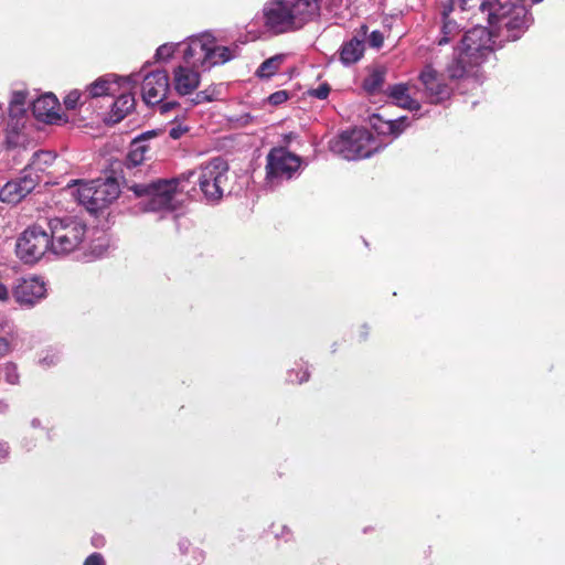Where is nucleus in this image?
I'll return each instance as SVG.
<instances>
[{
    "mask_svg": "<svg viewBox=\"0 0 565 565\" xmlns=\"http://www.w3.org/2000/svg\"><path fill=\"white\" fill-rule=\"evenodd\" d=\"M228 164L222 158H214L202 163L195 170L170 180H158L151 183H134L128 190L140 200V209L145 212L172 211L177 207L175 193L184 186L183 181L198 184L207 202H218L230 192Z\"/></svg>",
    "mask_w": 565,
    "mask_h": 565,
    "instance_id": "1",
    "label": "nucleus"
},
{
    "mask_svg": "<svg viewBox=\"0 0 565 565\" xmlns=\"http://www.w3.org/2000/svg\"><path fill=\"white\" fill-rule=\"evenodd\" d=\"M409 109L418 111L420 108ZM377 110L367 117L369 125L376 136L364 128L347 130L330 140V150L345 160L369 158L384 149L422 116L417 113L393 116L388 114L387 108H377Z\"/></svg>",
    "mask_w": 565,
    "mask_h": 565,
    "instance_id": "2",
    "label": "nucleus"
},
{
    "mask_svg": "<svg viewBox=\"0 0 565 565\" xmlns=\"http://www.w3.org/2000/svg\"><path fill=\"white\" fill-rule=\"evenodd\" d=\"M492 31L486 26H475L468 30L456 47L452 61L448 64L446 72L450 78H462L477 75L478 67L488 58L493 51V38L500 42L510 41L503 33L490 24Z\"/></svg>",
    "mask_w": 565,
    "mask_h": 565,
    "instance_id": "3",
    "label": "nucleus"
},
{
    "mask_svg": "<svg viewBox=\"0 0 565 565\" xmlns=\"http://www.w3.org/2000/svg\"><path fill=\"white\" fill-rule=\"evenodd\" d=\"M78 108H9V116L11 120L17 119V122H10L7 145L9 149L26 148L29 143L24 134L19 131L20 121L26 120L32 116L36 124L56 125L61 126L72 121L73 124H81V120L75 119L76 110Z\"/></svg>",
    "mask_w": 565,
    "mask_h": 565,
    "instance_id": "4",
    "label": "nucleus"
},
{
    "mask_svg": "<svg viewBox=\"0 0 565 565\" xmlns=\"http://www.w3.org/2000/svg\"><path fill=\"white\" fill-rule=\"evenodd\" d=\"M184 45V64L202 70L224 64L237 55V46L220 45L209 32L190 36Z\"/></svg>",
    "mask_w": 565,
    "mask_h": 565,
    "instance_id": "5",
    "label": "nucleus"
},
{
    "mask_svg": "<svg viewBox=\"0 0 565 565\" xmlns=\"http://www.w3.org/2000/svg\"><path fill=\"white\" fill-rule=\"evenodd\" d=\"M138 82V74H131L122 77L110 73L98 77L89 84L86 92L92 98L116 96L111 106H135Z\"/></svg>",
    "mask_w": 565,
    "mask_h": 565,
    "instance_id": "6",
    "label": "nucleus"
},
{
    "mask_svg": "<svg viewBox=\"0 0 565 565\" xmlns=\"http://www.w3.org/2000/svg\"><path fill=\"white\" fill-rule=\"evenodd\" d=\"M50 231L51 252L67 255L83 244L86 226L74 218H53L50 221Z\"/></svg>",
    "mask_w": 565,
    "mask_h": 565,
    "instance_id": "7",
    "label": "nucleus"
},
{
    "mask_svg": "<svg viewBox=\"0 0 565 565\" xmlns=\"http://www.w3.org/2000/svg\"><path fill=\"white\" fill-rule=\"evenodd\" d=\"M301 158L285 148H275L267 156L266 181L270 188L290 180L299 170Z\"/></svg>",
    "mask_w": 565,
    "mask_h": 565,
    "instance_id": "8",
    "label": "nucleus"
},
{
    "mask_svg": "<svg viewBox=\"0 0 565 565\" xmlns=\"http://www.w3.org/2000/svg\"><path fill=\"white\" fill-rule=\"evenodd\" d=\"M15 250L22 262L33 264L51 250L50 235L40 226H30L18 238Z\"/></svg>",
    "mask_w": 565,
    "mask_h": 565,
    "instance_id": "9",
    "label": "nucleus"
},
{
    "mask_svg": "<svg viewBox=\"0 0 565 565\" xmlns=\"http://www.w3.org/2000/svg\"><path fill=\"white\" fill-rule=\"evenodd\" d=\"M263 11L265 24L274 33L280 34L297 30L288 0H270L265 4Z\"/></svg>",
    "mask_w": 565,
    "mask_h": 565,
    "instance_id": "10",
    "label": "nucleus"
},
{
    "mask_svg": "<svg viewBox=\"0 0 565 565\" xmlns=\"http://www.w3.org/2000/svg\"><path fill=\"white\" fill-rule=\"evenodd\" d=\"M169 89V76L166 71H156L143 78L142 99L147 106H178L175 103L162 104Z\"/></svg>",
    "mask_w": 565,
    "mask_h": 565,
    "instance_id": "11",
    "label": "nucleus"
},
{
    "mask_svg": "<svg viewBox=\"0 0 565 565\" xmlns=\"http://www.w3.org/2000/svg\"><path fill=\"white\" fill-rule=\"evenodd\" d=\"M15 301L23 307H33L43 299L46 287L42 279L36 276L19 278L12 289Z\"/></svg>",
    "mask_w": 565,
    "mask_h": 565,
    "instance_id": "12",
    "label": "nucleus"
},
{
    "mask_svg": "<svg viewBox=\"0 0 565 565\" xmlns=\"http://www.w3.org/2000/svg\"><path fill=\"white\" fill-rule=\"evenodd\" d=\"M38 174L24 172L18 180L9 181L0 190V200L9 204H17L25 198L39 183Z\"/></svg>",
    "mask_w": 565,
    "mask_h": 565,
    "instance_id": "13",
    "label": "nucleus"
},
{
    "mask_svg": "<svg viewBox=\"0 0 565 565\" xmlns=\"http://www.w3.org/2000/svg\"><path fill=\"white\" fill-rule=\"evenodd\" d=\"M419 79L431 104L443 103L449 97L450 88L441 82L440 75L430 65L424 67L420 72Z\"/></svg>",
    "mask_w": 565,
    "mask_h": 565,
    "instance_id": "14",
    "label": "nucleus"
},
{
    "mask_svg": "<svg viewBox=\"0 0 565 565\" xmlns=\"http://www.w3.org/2000/svg\"><path fill=\"white\" fill-rule=\"evenodd\" d=\"M297 30L320 14L321 0H288Z\"/></svg>",
    "mask_w": 565,
    "mask_h": 565,
    "instance_id": "15",
    "label": "nucleus"
},
{
    "mask_svg": "<svg viewBox=\"0 0 565 565\" xmlns=\"http://www.w3.org/2000/svg\"><path fill=\"white\" fill-rule=\"evenodd\" d=\"M173 83L180 95H189L199 86L200 74L196 67L183 64L174 70Z\"/></svg>",
    "mask_w": 565,
    "mask_h": 565,
    "instance_id": "16",
    "label": "nucleus"
},
{
    "mask_svg": "<svg viewBox=\"0 0 565 565\" xmlns=\"http://www.w3.org/2000/svg\"><path fill=\"white\" fill-rule=\"evenodd\" d=\"M120 190L116 180H95L94 212H97L114 202L119 196Z\"/></svg>",
    "mask_w": 565,
    "mask_h": 565,
    "instance_id": "17",
    "label": "nucleus"
},
{
    "mask_svg": "<svg viewBox=\"0 0 565 565\" xmlns=\"http://www.w3.org/2000/svg\"><path fill=\"white\" fill-rule=\"evenodd\" d=\"M154 136H157V131L150 130L141 134L131 141L126 157V164L128 167H137L147 159L146 154L149 151V146L146 141Z\"/></svg>",
    "mask_w": 565,
    "mask_h": 565,
    "instance_id": "18",
    "label": "nucleus"
},
{
    "mask_svg": "<svg viewBox=\"0 0 565 565\" xmlns=\"http://www.w3.org/2000/svg\"><path fill=\"white\" fill-rule=\"evenodd\" d=\"M365 50L364 40L353 38L344 42L340 49V61L349 66L359 62Z\"/></svg>",
    "mask_w": 565,
    "mask_h": 565,
    "instance_id": "19",
    "label": "nucleus"
},
{
    "mask_svg": "<svg viewBox=\"0 0 565 565\" xmlns=\"http://www.w3.org/2000/svg\"><path fill=\"white\" fill-rule=\"evenodd\" d=\"M95 180L90 182L76 183V189L72 191V195L76 198L79 204L88 211L94 212Z\"/></svg>",
    "mask_w": 565,
    "mask_h": 565,
    "instance_id": "20",
    "label": "nucleus"
},
{
    "mask_svg": "<svg viewBox=\"0 0 565 565\" xmlns=\"http://www.w3.org/2000/svg\"><path fill=\"white\" fill-rule=\"evenodd\" d=\"M386 70L382 66L369 68L363 79L362 87L369 94L379 92L385 82Z\"/></svg>",
    "mask_w": 565,
    "mask_h": 565,
    "instance_id": "21",
    "label": "nucleus"
},
{
    "mask_svg": "<svg viewBox=\"0 0 565 565\" xmlns=\"http://www.w3.org/2000/svg\"><path fill=\"white\" fill-rule=\"evenodd\" d=\"M451 11V6L448 9H444L443 11V26L440 36L437 39L438 45H445L452 41L459 33L460 29L456 21L449 20L448 14Z\"/></svg>",
    "mask_w": 565,
    "mask_h": 565,
    "instance_id": "22",
    "label": "nucleus"
},
{
    "mask_svg": "<svg viewBox=\"0 0 565 565\" xmlns=\"http://www.w3.org/2000/svg\"><path fill=\"white\" fill-rule=\"evenodd\" d=\"M55 158V154L51 151H38L33 154L32 161L24 169V172L33 175V172L44 171L53 164Z\"/></svg>",
    "mask_w": 565,
    "mask_h": 565,
    "instance_id": "23",
    "label": "nucleus"
},
{
    "mask_svg": "<svg viewBox=\"0 0 565 565\" xmlns=\"http://www.w3.org/2000/svg\"><path fill=\"white\" fill-rule=\"evenodd\" d=\"M285 58V54H277L267 58L260 64V66L256 71L257 76L262 78L271 77L274 74L278 72Z\"/></svg>",
    "mask_w": 565,
    "mask_h": 565,
    "instance_id": "24",
    "label": "nucleus"
},
{
    "mask_svg": "<svg viewBox=\"0 0 565 565\" xmlns=\"http://www.w3.org/2000/svg\"><path fill=\"white\" fill-rule=\"evenodd\" d=\"M223 87L222 85L209 87L202 92H199L194 98L195 104L221 102Z\"/></svg>",
    "mask_w": 565,
    "mask_h": 565,
    "instance_id": "25",
    "label": "nucleus"
},
{
    "mask_svg": "<svg viewBox=\"0 0 565 565\" xmlns=\"http://www.w3.org/2000/svg\"><path fill=\"white\" fill-rule=\"evenodd\" d=\"M1 372L3 373L4 380L10 385H17L20 380L18 366L13 362H7L1 365Z\"/></svg>",
    "mask_w": 565,
    "mask_h": 565,
    "instance_id": "26",
    "label": "nucleus"
},
{
    "mask_svg": "<svg viewBox=\"0 0 565 565\" xmlns=\"http://www.w3.org/2000/svg\"><path fill=\"white\" fill-rule=\"evenodd\" d=\"M29 103L30 106H60V100L53 93H45Z\"/></svg>",
    "mask_w": 565,
    "mask_h": 565,
    "instance_id": "27",
    "label": "nucleus"
},
{
    "mask_svg": "<svg viewBox=\"0 0 565 565\" xmlns=\"http://www.w3.org/2000/svg\"><path fill=\"white\" fill-rule=\"evenodd\" d=\"M128 115L125 108H110V111L104 116L103 120L106 125H115Z\"/></svg>",
    "mask_w": 565,
    "mask_h": 565,
    "instance_id": "28",
    "label": "nucleus"
},
{
    "mask_svg": "<svg viewBox=\"0 0 565 565\" xmlns=\"http://www.w3.org/2000/svg\"><path fill=\"white\" fill-rule=\"evenodd\" d=\"M14 350V334L9 332L7 337H0V359L7 356Z\"/></svg>",
    "mask_w": 565,
    "mask_h": 565,
    "instance_id": "29",
    "label": "nucleus"
},
{
    "mask_svg": "<svg viewBox=\"0 0 565 565\" xmlns=\"http://www.w3.org/2000/svg\"><path fill=\"white\" fill-rule=\"evenodd\" d=\"M175 47H177L175 44H170V43L160 45L157 49L156 58L158 61H167V60H169L173 55V53L175 51Z\"/></svg>",
    "mask_w": 565,
    "mask_h": 565,
    "instance_id": "30",
    "label": "nucleus"
},
{
    "mask_svg": "<svg viewBox=\"0 0 565 565\" xmlns=\"http://www.w3.org/2000/svg\"><path fill=\"white\" fill-rule=\"evenodd\" d=\"M408 86L406 84H396L390 87V96L399 100L407 96Z\"/></svg>",
    "mask_w": 565,
    "mask_h": 565,
    "instance_id": "31",
    "label": "nucleus"
},
{
    "mask_svg": "<svg viewBox=\"0 0 565 565\" xmlns=\"http://www.w3.org/2000/svg\"><path fill=\"white\" fill-rule=\"evenodd\" d=\"M28 102V92L14 90L12 93L9 106H23Z\"/></svg>",
    "mask_w": 565,
    "mask_h": 565,
    "instance_id": "32",
    "label": "nucleus"
},
{
    "mask_svg": "<svg viewBox=\"0 0 565 565\" xmlns=\"http://www.w3.org/2000/svg\"><path fill=\"white\" fill-rule=\"evenodd\" d=\"M60 360V354L56 350H49L44 356L41 358L40 363L44 366L55 365Z\"/></svg>",
    "mask_w": 565,
    "mask_h": 565,
    "instance_id": "33",
    "label": "nucleus"
},
{
    "mask_svg": "<svg viewBox=\"0 0 565 565\" xmlns=\"http://www.w3.org/2000/svg\"><path fill=\"white\" fill-rule=\"evenodd\" d=\"M288 93L286 90H278L268 96V103L273 106H278L288 100Z\"/></svg>",
    "mask_w": 565,
    "mask_h": 565,
    "instance_id": "34",
    "label": "nucleus"
},
{
    "mask_svg": "<svg viewBox=\"0 0 565 565\" xmlns=\"http://www.w3.org/2000/svg\"><path fill=\"white\" fill-rule=\"evenodd\" d=\"M81 96L82 93L78 89L71 90L64 98V106H76Z\"/></svg>",
    "mask_w": 565,
    "mask_h": 565,
    "instance_id": "35",
    "label": "nucleus"
},
{
    "mask_svg": "<svg viewBox=\"0 0 565 565\" xmlns=\"http://www.w3.org/2000/svg\"><path fill=\"white\" fill-rule=\"evenodd\" d=\"M189 130L188 126L181 124L173 125L169 130V136L173 139H179Z\"/></svg>",
    "mask_w": 565,
    "mask_h": 565,
    "instance_id": "36",
    "label": "nucleus"
},
{
    "mask_svg": "<svg viewBox=\"0 0 565 565\" xmlns=\"http://www.w3.org/2000/svg\"><path fill=\"white\" fill-rule=\"evenodd\" d=\"M384 42V36L380 31H373L369 36V43L373 47H381Z\"/></svg>",
    "mask_w": 565,
    "mask_h": 565,
    "instance_id": "37",
    "label": "nucleus"
},
{
    "mask_svg": "<svg viewBox=\"0 0 565 565\" xmlns=\"http://www.w3.org/2000/svg\"><path fill=\"white\" fill-rule=\"evenodd\" d=\"M301 375L299 376V372L295 373L294 371H290L288 373V381L291 383H303L308 380L309 373L307 371H301Z\"/></svg>",
    "mask_w": 565,
    "mask_h": 565,
    "instance_id": "38",
    "label": "nucleus"
},
{
    "mask_svg": "<svg viewBox=\"0 0 565 565\" xmlns=\"http://www.w3.org/2000/svg\"><path fill=\"white\" fill-rule=\"evenodd\" d=\"M84 565H106L102 554L93 553L84 562Z\"/></svg>",
    "mask_w": 565,
    "mask_h": 565,
    "instance_id": "39",
    "label": "nucleus"
},
{
    "mask_svg": "<svg viewBox=\"0 0 565 565\" xmlns=\"http://www.w3.org/2000/svg\"><path fill=\"white\" fill-rule=\"evenodd\" d=\"M228 121L232 124L233 127H242L248 124L249 115L244 114L235 119L233 117H228Z\"/></svg>",
    "mask_w": 565,
    "mask_h": 565,
    "instance_id": "40",
    "label": "nucleus"
},
{
    "mask_svg": "<svg viewBox=\"0 0 565 565\" xmlns=\"http://www.w3.org/2000/svg\"><path fill=\"white\" fill-rule=\"evenodd\" d=\"M329 92H330V88L327 86V85H321L320 87H318L317 89H313L311 92V94L313 96H316L317 98L319 99H324L328 97L329 95Z\"/></svg>",
    "mask_w": 565,
    "mask_h": 565,
    "instance_id": "41",
    "label": "nucleus"
},
{
    "mask_svg": "<svg viewBox=\"0 0 565 565\" xmlns=\"http://www.w3.org/2000/svg\"><path fill=\"white\" fill-rule=\"evenodd\" d=\"M10 300V291L8 287L0 282V302L6 303Z\"/></svg>",
    "mask_w": 565,
    "mask_h": 565,
    "instance_id": "42",
    "label": "nucleus"
},
{
    "mask_svg": "<svg viewBox=\"0 0 565 565\" xmlns=\"http://www.w3.org/2000/svg\"><path fill=\"white\" fill-rule=\"evenodd\" d=\"M9 455V446L6 441L0 440V460L7 458Z\"/></svg>",
    "mask_w": 565,
    "mask_h": 565,
    "instance_id": "43",
    "label": "nucleus"
},
{
    "mask_svg": "<svg viewBox=\"0 0 565 565\" xmlns=\"http://www.w3.org/2000/svg\"><path fill=\"white\" fill-rule=\"evenodd\" d=\"M349 0H330V6L333 8H340L344 4V2H348Z\"/></svg>",
    "mask_w": 565,
    "mask_h": 565,
    "instance_id": "44",
    "label": "nucleus"
},
{
    "mask_svg": "<svg viewBox=\"0 0 565 565\" xmlns=\"http://www.w3.org/2000/svg\"><path fill=\"white\" fill-rule=\"evenodd\" d=\"M93 543H94V545H95L96 547H100V546H103V545H104V539H103L102 536L96 537V539H94Z\"/></svg>",
    "mask_w": 565,
    "mask_h": 565,
    "instance_id": "45",
    "label": "nucleus"
},
{
    "mask_svg": "<svg viewBox=\"0 0 565 565\" xmlns=\"http://www.w3.org/2000/svg\"><path fill=\"white\" fill-rule=\"evenodd\" d=\"M459 1H460V7H461V9H462V10H466V9H467V7H468V1H469V0H459Z\"/></svg>",
    "mask_w": 565,
    "mask_h": 565,
    "instance_id": "46",
    "label": "nucleus"
},
{
    "mask_svg": "<svg viewBox=\"0 0 565 565\" xmlns=\"http://www.w3.org/2000/svg\"><path fill=\"white\" fill-rule=\"evenodd\" d=\"M40 425V420L39 419H33L32 420V426L33 427H38Z\"/></svg>",
    "mask_w": 565,
    "mask_h": 565,
    "instance_id": "47",
    "label": "nucleus"
},
{
    "mask_svg": "<svg viewBox=\"0 0 565 565\" xmlns=\"http://www.w3.org/2000/svg\"><path fill=\"white\" fill-rule=\"evenodd\" d=\"M171 108H168V107H164V108H161L162 113H167L168 110H170Z\"/></svg>",
    "mask_w": 565,
    "mask_h": 565,
    "instance_id": "48",
    "label": "nucleus"
},
{
    "mask_svg": "<svg viewBox=\"0 0 565 565\" xmlns=\"http://www.w3.org/2000/svg\"><path fill=\"white\" fill-rule=\"evenodd\" d=\"M362 31H363V35H365L366 34V26L363 25L362 26Z\"/></svg>",
    "mask_w": 565,
    "mask_h": 565,
    "instance_id": "49",
    "label": "nucleus"
}]
</instances>
